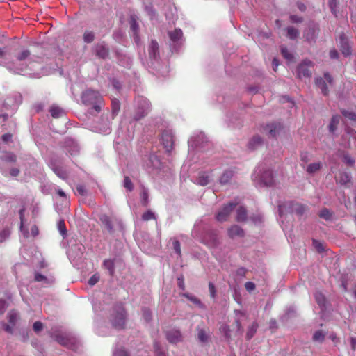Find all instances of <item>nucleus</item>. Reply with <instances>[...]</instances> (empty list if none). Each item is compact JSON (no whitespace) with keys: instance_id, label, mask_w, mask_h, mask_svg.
<instances>
[{"instance_id":"1","label":"nucleus","mask_w":356,"mask_h":356,"mask_svg":"<svg viewBox=\"0 0 356 356\" xmlns=\"http://www.w3.org/2000/svg\"><path fill=\"white\" fill-rule=\"evenodd\" d=\"M81 102L89 107L88 112L92 115L100 113L104 105V98L98 90L91 88L84 90L81 95Z\"/></svg>"},{"instance_id":"2","label":"nucleus","mask_w":356,"mask_h":356,"mask_svg":"<svg viewBox=\"0 0 356 356\" xmlns=\"http://www.w3.org/2000/svg\"><path fill=\"white\" fill-rule=\"evenodd\" d=\"M149 67L158 76H165L168 70H163L164 65L161 64L159 53V45L156 40L152 39L148 47ZM166 68V66H165Z\"/></svg>"},{"instance_id":"3","label":"nucleus","mask_w":356,"mask_h":356,"mask_svg":"<svg viewBox=\"0 0 356 356\" xmlns=\"http://www.w3.org/2000/svg\"><path fill=\"white\" fill-rule=\"evenodd\" d=\"M127 312L121 302H118L112 307L110 322L113 328L120 330L125 328L127 320Z\"/></svg>"},{"instance_id":"4","label":"nucleus","mask_w":356,"mask_h":356,"mask_svg":"<svg viewBox=\"0 0 356 356\" xmlns=\"http://www.w3.org/2000/svg\"><path fill=\"white\" fill-rule=\"evenodd\" d=\"M201 230L200 235L202 243L205 244L210 248H216L220 245V238L218 236V231L211 229L208 226L204 225L202 227L195 228V232Z\"/></svg>"},{"instance_id":"5","label":"nucleus","mask_w":356,"mask_h":356,"mask_svg":"<svg viewBox=\"0 0 356 356\" xmlns=\"http://www.w3.org/2000/svg\"><path fill=\"white\" fill-rule=\"evenodd\" d=\"M49 167L61 179L67 180L69 177V172L64 165L63 159L52 152L49 155Z\"/></svg>"},{"instance_id":"6","label":"nucleus","mask_w":356,"mask_h":356,"mask_svg":"<svg viewBox=\"0 0 356 356\" xmlns=\"http://www.w3.org/2000/svg\"><path fill=\"white\" fill-rule=\"evenodd\" d=\"M307 207L302 203L295 201H288L278 205V211L280 216L284 212L295 213L298 216L301 217L305 213Z\"/></svg>"},{"instance_id":"7","label":"nucleus","mask_w":356,"mask_h":356,"mask_svg":"<svg viewBox=\"0 0 356 356\" xmlns=\"http://www.w3.org/2000/svg\"><path fill=\"white\" fill-rule=\"evenodd\" d=\"M86 250L83 243L75 237H71L68 241V256L73 259L81 258Z\"/></svg>"},{"instance_id":"8","label":"nucleus","mask_w":356,"mask_h":356,"mask_svg":"<svg viewBox=\"0 0 356 356\" xmlns=\"http://www.w3.org/2000/svg\"><path fill=\"white\" fill-rule=\"evenodd\" d=\"M319 32V24L314 21H310L303 31V38L307 43L310 44H315Z\"/></svg>"},{"instance_id":"9","label":"nucleus","mask_w":356,"mask_h":356,"mask_svg":"<svg viewBox=\"0 0 356 356\" xmlns=\"http://www.w3.org/2000/svg\"><path fill=\"white\" fill-rule=\"evenodd\" d=\"M170 38V47L172 53H178L183 44V33L179 29L168 32Z\"/></svg>"},{"instance_id":"10","label":"nucleus","mask_w":356,"mask_h":356,"mask_svg":"<svg viewBox=\"0 0 356 356\" xmlns=\"http://www.w3.org/2000/svg\"><path fill=\"white\" fill-rule=\"evenodd\" d=\"M283 124L280 122L273 121L261 125V129L269 138H275L283 129Z\"/></svg>"},{"instance_id":"11","label":"nucleus","mask_w":356,"mask_h":356,"mask_svg":"<svg viewBox=\"0 0 356 356\" xmlns=\"http://www.w3.org/2000/svg\"><path fill=\"white\" fill-rule=\"evenodd\" d=\"M59 145L65 149L71 156L78 154L80 151V147L77 142L70 137L65 138L59 143Z\"/></svg>"},{"instance_id":"12","label":"nucleus","mask_w":356,"mask_h":356,"mask_svg":"<svg viewBox=\"0 0 356 356\" xmlns=\"http://www.w3.org/2000/svg\"><path fill=\"white\" fill-rule=\"evenodd\" d=\"M314 66V63L309 59H304L296 68L297 76L299 79L302 77L310 78L312 72L309 67Z\"/></svg>"},{"instance_id":"13","label":"nucleus","mask_w":356,"mask_h":356,"mask_svg":"<svg viewBox=\"0 0 356 356\" xmlns=\"http://www.w3.org/2000/svg\"><path fill=\"white\" fill-rule=\"evenodd\" d=\"M95 56L99 59L106 60L109 58L110 51L106 42L102 41L95 44L92 48Z\"/></svg>"},{"instance_id":"14","label":"nucleus","mask_w":356,"mask_h":356,"mask_svg":"<svg viewBox=\"0 0 356 356\" xmlns=\"http://www.w3.org/2000/svg\"><path fill=\"white\" fill-rule=\"evenodd\" d=\"M237 204L236 202H229L227 204H225L216 213V219L219 222L227 221L229 216Z\"/></svg>"},{"instance_id":"15","label":"nucleus","mask_w":356,"mask_h":356,"mask_svg":"<svg viewBox=\"0 0 356 356\" xmlns=\"http://www.w3.org/2000/svg\"><path fill=\"white\" fill-rule=\"evenodd\" d=\"M150 111V106L146 101H141L138 103L137 107L133 116L135 121H139L145 118Z\"/></svg>"},{"instance_id":"16","label":"nucleus","mask_w":356,"mask_h":356,"mask_svg":"<svg viewBox=\"0 0 356 356\" xmlns=\"http://www.w3.org/2000/svg\"><path fill=\"white\" fill-rule=\"evenodd\" d=\"M208 143L207 137L203 133H200L188 141V145L192 149H202Z\"/></svg>"},{"instance_id":"17","label":"nucleus","mask_w":356,"mask_h":356,"mask_svg":"<svg viewBox=\"0 0 356 356\" xmlns=\"http://www.w3.org/2000/svg\"><path fill=\"white\" fill-rule=\"evenodd\" d=\"M54 340L59 344L67 348L73 349L76 346V341L74 339L70 338L63 334H56L54 336Z\"/></svg>"},{"instance_id":"18","label":"nucleus","mask_w":356,"mask_h":356,"mask_svg":"<svg viewBox=\"0 0 356 356\" xmlns=\"http://www.w3.org/2000/svg\"><path fill=\"white\" fill-rule=\"evenodd\" d=\"M161 140L164 148L168 152H170L174 146L173 135L171 131L165 130L162 132Z\"/></svg>"},{"instance_id":"19","label":"nucleus","mask_w":356,"mask_h":356,"mask_svg":"<svg viewBox=\"0 0 356 356\" xmlns=\"http://www.w3.org/2000/svg\"><path fill=\"white\" fill-rule=\"evenodd\" d=\"M166 339L170 343L177 344L183 341V337L179 330L172 329L165 332Z\"/></svg>"},{"instance_id":"20","label":"nucleus","mask_w":356,"mask_h":356,"mask_svg":"<svg viewBox=\"0 0 356 356\" xmlns=\"http://www.w3.org/2000/svg\"><path fill=\"white\" fill-rule=\"evenodd\" d=\"M114 54L118 60V63L120 65L124 67H130L132 64V59L130 56L124 54L121 50L115 49L114 50Z\"/></svg>"},{"instance_id":"21","label":"nucleus","mask_w":356,"mask_h":356,"mask_svg":"<svg viewBox=\"0 0 356 356\" xmlns=\"http://www.w3.org/2000/svg\"><path fill=\"white\" fill-rule=\"evenodd\" d=\"M259 183L263 186H273L275 181L273 171L268 169L262 172L259 178Z\"/></svg>"},{"instance_id":"22","label":"nucleus","mask_w":356,"mask_h":356,"mask_svg":"<svg viewBox=\"0 0 356 356\" xmlns=\"http://www.w3.org/2000/svg\"><path fill=\"white\" fill-rule=\"evenodd\" d=\"M340 51L342 54L347 57L351 54V47L349 44L348 39L343 33L339 36Z\"/></svg>"},{"instance_id":"23","label":"nucleus","mask_w":356,"mask_h":356,"mask_svg":"<svg viewBox=\"0 0 356 356\" xmlns=\"http://www.w3.org/2000/svg\"><path fill=\"white\" fill-rule=\"evenodd\" d=\"M227 235L230 238L234 239L236 236L243 238L245 233L244 229L239 225H234L227 229Z\"/></svg>"},{"instance_id":"24","label":"nucleus","mask_w":356,"mask_h":356,"mask_svg":"<svg viewBox=\"0 0 356 356\" xmlns=\"http://www.w3.org/2000/svg\"><path fill=\"white\" fill-rule=\"evenodd\" d=\"M99 220L110 234L114 233V225L110 216L106 214H102L99 216Z\"/></svg>"},{"instance_id":"25","label":"nucleus","mask_w":356,"mask_h":356,"mask_svg":"<svg viewBox=\"0 0 356 356\" xmlns=\"http://www.w3.org/2000/svg\"><path fill=\"white\" fill-rule=\"evenodd\" d=\"M264 144V139L261 136L258 134L253 136L247 145L248 148L254 151L257 149L258 147H261Z\"/></svg>"},{"instance_id":"26","label":"nucleus","mask_w":356,"mask_h":356,"mask_svg":"<svg viewBox=\"0 0 356 356\" xmlns=\"http://www.w3.org/2000/svg\"><path fill=\"white\" fill-rule=\"evenodd\" d=\"M314 298L316 303L319 306L321 312H325L327 310V300L325 295L321 291H316L314 293Z\"/></svg>"},{"instance_id":"27","label":"nucleus","mask_w":356,"mask_h":356,"mask_svg":"<svg viewBox=\"0 0 356 356\" xmlns=\"http://www.w3.org/2000/svg\"><path fill=\"white\" fill-rule=\"evenodd\" d=\"M148 159L153 168L157 170H161L163 168V163H162L161 158L156 154H149Z\"/></svg>"},{"instance_id":"28","label":"nucleus","mask_w":356,"mask_h":356,"mask_svg":"<svg viewBox=\"0 0 356 356\" xmlns=\"http://www.w3.org/2000/svg\"><path fill=\"white\" fill-rule=\"evenodd\" d=\"M115 259H106L102 263L103 268L108 271V274L111 277H113L115 275Z\"/></svg>"},{"instance_id":"29","label":"nucleus","mask_w":356,"mask_h":356,"mask_svg":"<svg viewBox=\"0 0 356 356\" xmlns=\"http://www.w3.org/2000/svg\"><path fill=\"white\" fill-rule=\"evenodd\" d=\"M248 220V211L244 206H240L236 209V220L238 222H245Z\"/></svg>"},{"instance_id":"30","label":"nucleus","mask_w":356,"mask_h":356,"mask_svg":"<svg viewBox=\"0 0 356 356\" xmlns=\"http://www.w3.org/2000/svg\"><path fill=\"white\" fill-rule=\"evenodd\" d=\"M181 296L186 298L188 300L197 305L200 309H205L206 306L202 302L195 296L190 293H183L180 294Z\"/></svg>"},{"instance_id":"31","label":"nucleus","mask_w":356,"mask_h":356,"mask_svg":"<svg viewBox=\"0 0 356 356\" xmlns=\"http://www.w3.org/2000/svg\"><path fill=\"white\" fill-rule=\"evenodd\" d=\"M315 84L321 89V92L324 96H327L329 95V89L324 79L322 77L316 78L315 79Z\"/></svg>"},{"instance_id":"32","label":"nucleus","mask_w":356,"mask_h":356,"mask_svg":"<svg viewBox=\"0 0 356 356\" xmlns=\"http://www.w3.org/2000/svg\"><path fill=\"white\" fill-rule=\"evenodd\" d=\"M154 356H168L167 350L161 346L159 341H154L153 343Z\"/></svg>"},{"instance_id":"33","label":"nucleus","mask_w":356,"mask_h":356,"mask_svg":"<svg viewBox=\"0 0 356 356\" xmlns=\"http://www.w3.org/2000/svg\"><path fill=\"white\" fill-rule=\"evenodd\" d=\"M210 182V178L206 172H200L196 179L195 183L200 186H205Z\"/></svg>"},{"instance_id":"34","label":"nucleus","mask_w":356,"mask_h":356,"mask_svg":"<svg viewBox=\"0 0 356 356\" xmlns=\"http://www.w3.org/2000/svg\"><path fill=\"white\" fill-rule=\"evenodd\" d=\"M234 171L231 170H226L223 172L219 179V182L222 185L228 184L234 177Z\"/></svg>"},{"instance_id":"35","label":"nucleus","mask_w":356,"mask_h":356,"mask_svg":"<svg viewBox=\"0 0 356 356\" xmlns=\"http://www.w3.org/2000/svg\"><path fill=\"white\" fill-rule=\"evenodd\" d=\"M259 325L256 321H254L247 329L245 339L247 341H250L253 338L254 334L257 333Z\"/></svg>"},{"instance_id":"36","label":"nucleus","mask_w":356,"mask_h":356,"mask_svg":"<svg viewBox=\"0 0 356 356\" xmlns=\"http://www.w3.org/2000/svg\"><path fill=\"white\" fill-rule=\"evenodd\" d=\"M340 121V116L338 115H333L330 120V124L328 125L329 131L334 134L336 130L337 129V126Z\"/></svg>"},{"instance_id":"37","label":"nucleus","mask_w":356,"mask_h":356,"mask_svg":"<svg viewBox=\"0 0 356 356\" xmlns=\"http://www.w3.org/2000/svg\"><path fill=\"white\" fill-rule=\"evenodd\" d=\"M0 159L6 163H15L17 161V156L12 152L6 151Z\"/></svg>"},{"instance_id":"38","label":"nucleus","mask_w":356,"mask_h":356,"mask_svg":"<svg viewBox=\"0 0 356 356\" xmlns=\"http://www.w3.org/2000/svg\"><path fill=\"white\" fill-rule=\"evenodd\" d=\"M296 316V311L293 307H289L286 309L284 315H282L280 318V320L282 322H286L290 318H293Z\"/></svg>"},{"instance_id":"39","label":"nucleus","mask_w":356,"mask_h":356,"mask_svg":"<svg viewBox=\"0 0 356 356\" xmlns=\"http://www.w3.org/2000/svg\"><path fill=\"white\" fill-rule=\"evenodd\" d=\"M220 332L224 335L225 339L227 342H230L232 339L231 337V329L229 326L224 323L220 327Z\"/></svg>"},{"instance_id":"40","label":"nucleus","mask_w":356,"mask_h":356,"mask_svg":"<svg viewBox=\"0 0 356 356\" xmlns=\"http://www.w3.org/2000/svg\"><path fill=\"white\" fill-rule=\"evenodd\" d=\"M130 29L132 33H139V24L137 22V17L134 15L130 16L129 19Z\"/></svg>"},{"instance_id":"41","label":"nucleus","mask_w":356,"mask_h":356,"mask_svg":"<svg viewBox=\"0 0 356 356\" xmlns=\"http://www.w3.org/2000/svg\"><path fill=\"white\" fill-rule=\"evenodd\" d=\"M49 112L52 118H58L64 113V110L59 106H52L49 109Z\"/></svg>"},{"instance_id":"42","label":"nucleus","mask_w":356,"mask_h":356,"mask_svg":"<svg viewBox=\"0 0 356 356\" xmlns=\"http://www.w3.org/2000/svg\"><path fill=\"white\" fill-rule=\"evenodd\" d=\"M25 207H23L19 211V215L20 218V229L22 232H24V236H28L29 231L27 229H24V212H25Z\"/></svg>"},{"instance_id":"43","label":"nucleus","mask_w":356,"mask_h":356,"mask_svg":"<svg viewBox=\"0 0 356 356\" xmlns=\"http://www.w3.org/2000/svg\"><path fill=\"white\" fill-rule=\"evenodd\" d=\"M113 356H131V354L124 347H117L113 350Z\"/></svg>"},{"instance_id":"44","label":"nucleus","mask_w":356,"mask_h":356,"mask_svg":"<svg viewBox=\"0 0 356 356\" xmlns=\"http://www.w3.org/2000/svg\"><path fill=\"white\" fill-rule=\"evenodd\" d=\"M280 51L282 56L287 60L291 62L294 59L293 55L289 52L288 48L285 46L280 47Z\"/></svg>"},{"instance_id":"45","label":"nucleus","mask_w":356,"mask_h":356,"mask_svg":"<svg viewBox=\"0 0 356 356\" xmlns=\"http://www.w3.org/2000/svg\"><path fill=\"white\" fill-rule=\"evenodd\" d=\"M299 34V31L293 26H289L287 28L286 36L289 39L296 40L298 37Z\"/></svg>"},{"instance_id":"46","label":"nucleus","mask_w":356,"mask_h":356,"mask_svg":"<svg viewBox=\"0 0 356 356\" xmlns=\"http://www.w3.org/2000/svg\"><path fill=\"white\" fill-rule=\"evenodd\" d=\"M120 109V102L116 99H113L112 101V104H111V111H112V118L113 119L117 115Z\"/></svg>"},{"instance_id":"47","label":"nucleus","mask_w":356,"mask_h":356,"mask_svg":"<svg viewBox=\"0 0 356 356\" xmlns=\"http://www.w3.org/2000/svg\"><path fill=\"white\" fill-rule=\"evenodd\" d=\"M58 229L63 238H65L67 235V230L65 226V220L63 219H60L58 222Z\"/></svg>"},{"instance_id":"48","label":"nucleus","mask_w":356,"mask_h":356,"mask_svg":"<svg viewBox=\"0 0 356 356\" xmlns=\"http://www.w3.org/2000/svg\"><path fill=\"white\" fill-rule=\"evenodd\" d=\"M95 33L92 31H86L83 35V40L87 44L92 43L95 40Z\"/></svg>"},{"instance_id":"49","label":"nucleus","mask_w":356,"mask_h":356,"mask_svg":"<svg viewBox=\"0 0 356 356\" xmlns=\"http://www.w3.org/2000/svg\"><path fill=\"white\" fill-rule=\"evenodd\" d=\"M140 197H141V204L143 207H147L149 204V192H148L147 189H146L145 188H143V191L140 194Z\"/></svg>"},{"instance_id":"50","label":"nucleus","mask_w":356,"mask_h":356,"mask_svg":"<svg viewBox=\"0 0 356 356\" xmlns=\"http://www.w3.org/2000/svg\"><path fill=\"white\" fill-rule=\"evenodd\" d=\"M145 10L149 16L152 19L156 17V11L154 8L153 4L152 2H149L147 4H145Z\"/></svg>"},{"instance_id":"51","label":"nucleus","mask_w":356,"mask_h":356,"mask_svg":"<svg viewBox=\"0 0 356 356\" xmlns=\"http://www.w3.org/2000/svg\"><path fill=\"white\" fill-rule=\"evenodd\" d=\"M318 216L320 218H321L325 220H331L332 218V214L327 208L322 209L320 211Z\"/></svg>"},{"instance_id":"52","label":"nucleus","mask_w":356,"mask_h":356,"mask_svg":"<svg viewBox=\"0 0 356 356\" xmlns=\"http://www.w3.org/2000/svg\"><path fill=\"white\" fill-rule=\"evenodd\" d=\"M321 168V163H310L307 168V172L309 174H314L318 171Z\"/></svg>"},{"instance_id":"53","label":"nucleus","mask_w":356,"mask_h":356,"mask_svg":"<svg viewBox=\"0 0 356 356\" xmlns=\"http://www.w3.org/2000/svg\"><path fill=\"white\" fill-rule=\"evenodd\" d=\"M328 6L330 9L331 13L335 16L337 17V14L339 10L337 9L338 7V1L337 0H328Z\"/></svg>"},{"instance_id":"54","label":"nucleus","mask_w":356,"mask_h":356,"mask_svg":"<svg viewBox=\"0 0 356 356\" xmlns=\"http://www.w3.org/2000/svg\"><path fill=\"white\" fill-rule=\"evenodd\" d=\"M143 317L147 323H149L152 320V313L149 307H143L142 309Z\"/></svg>"},{"instance_id":"55","label":"nucleus","mask_w":356,"mask_h":356,"mask_svg":"<svg viewBox=\"0 0 356 356\" xmlns=\"http://www.w3.org/2000/svg\"><path fill=\"white\" fill-rule=\"evenodd\" d=\"M340 112L343 117L348 118L353 122H356V113L355 112L349 111L346 109H341Z\"/></svg>"},{"instance_id":"56","label":"nucleus","mask_w":356,"mask_h":356,"mask_svg":"<svg viewBox=\"0 0 356 356\" xmlns=\"http://www.w3.org/2000/svg\"><path fill=\"white\" fill-rule=\"evenodd\" d=\"M34 280L35 282H44L45 284H51L54 280L50 281L46 276L42 275L38 272L35 273Z\"/></svg>"},{"instance_id":"57","label":"nucleus","mask_w":356,"mask_h":356,"mask_svg":"<svg viewBox=\"0 0 356 356\" xmlns=\"http://www.w3.org/2000/svg\"><path fill=\"white\" fill-rule=\"evenodd\" d=\"M325 334L322 330H317L314 333L312 339L314 341L322 343L325 340Z\"/></svg>"},{"instance_id":"58","label":"nucleus","mask_w":356,"mask_h":356,"mask_svg":"<svg viewBox=\"0 0 356 356\" xmlns=\"http://www.w3.org/2000/svg\"><path fill=\"white\" fill-rule=\"evenodd\" d=\"M351 180V177L348 172H343L340 174L339 182L341 185H345L349 183Z\"/></svg>"},{"instance_id":"59","label":"nucleus","mask_w":356,"mask_h":356,"mask_svg":"<svg viewBox=\"0 0 356 356\" xmlns=\"http://www.w3.org/2000/svg\"><path fill=\"white\" fill-rule=\"evenodd\" d=\"M198 340L202 343H206L208 341L209 336L203 329H198L197 334Z\"/></svg>"},{"instance_id":"60","label":"nucleus","mask_w":356,"mask_h":356,"mask_svg":"<svg viewBox=\"0 0 356 356\" xmlns=\"http://www.w3.org/2000/svg\"><path fill=\"white\" fill-rule=\"evenodd\" d=\"M312 245L318 253H322L325 251L323 243L316 239H312Z\"/></svg>"},{"instance_id":"61","label":"nucleus","mask_w":356,"mask_h":356,"mask_svg":"<svg viewBox=\"0 0 356 356\" xmlns=\"http://www.w3.org/2000/svg\"><path fill=\"white\" fill-rule=\"evenodd\" d=\"M123 186L126 188L129 191H132L134 190V184L131 181V179L128 176H125L124 178Z\"/></svg>"},{"instance_id":"62","label":"nucleus","mask_w":356,"mask_h":356,"mask_svg":"<svg viewBox=\"0 0 356 356\" xmlns=\"http://www.w3.org/2000/svg\"><path fill=\"white\" fill-rule=\"evenodd\" d=\"M31 55V52L28 49L23 50L22 52L17 54L16 56L17 60L19 61H23L28 58Z\"/></svg>"},{"instance_id":"63","label":"nucleus","mask_w":356,"mask_h":356,"mask_svg":"<svg viewBox=\"0 0 356 356\" xmlns=\"http://www.w3.org/2000/svg\"><path fill=\"white\" fill-rule=\"evenodd\" d=\"M156 215L151 210H148L142 215V220L144 221H148L152 219H156Z\"/></svg>"},{"instance_id":"64","label":"nucleus","mask_w":356,"mask_h":356,"mask_svg":"<svg viewBox=\"0 0 356 356\" xmlns=\"http://www.w3.org/2000/svg\"><path fill=\"white\" fill-rule=\"evenodd\" d=\"M8 318L12 326H15L17 321L18 315L16 312H11L8 314Z\"/></svg>"}]
</instances>
